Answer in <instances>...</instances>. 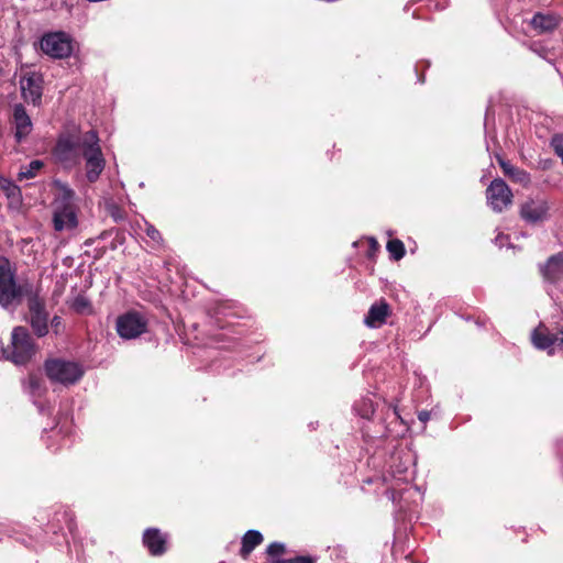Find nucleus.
<instances>
[{
    "instance_id": "40",
    "label": "nucleus",
    "mask_w": 563,
    "mask_h": 563,
    "mask_svg": "<svg viewBox=\"0 0 563 563\" xmlns=\"http://www.w3.org/2000/svg\"><path fill=\"white\" fill-rule=\"evenodd\" d=\"M391 498L395 499V490L391 492Z\"/></svg>"
},
{
    "instance_id": "17",
    "label": "nucleus",
    "mask_w": 563,
    "mask_h": 563,
    "mask_svg": "<svg viewBox=\"0 0 563 563\" xmlns=\"http://www.w3.org/2000/svg\"><path fill=\"white\" fill-rule=\"evenodd\" d=\"M0 188L7 197L10 208L19 209L22 206V192L18 185L8 178L0 177Z\"/></svg>"
},
{
    "instance_id": "29",
    "label": "nucleus",
    "mask_w": 563,
    "mask_h": 563,
    "mask_svg": "<svg viewBox=\"0 0 563 563\" xmlns=\"http://www.w3.org/2000/svg\"><path fill=\"white\" fill-rule=\"evenodd\" d=\"M285 551L286 545L280 542H273L266 549V553L268 554L269 558L273 559L272 563H274L276 560H283L280 555L284 554Z\"/></svg>"
},
{
    "instance_id": "11",
    "label": "nucleus",
    "mask_w": 563,
    "mask_h": 563,
    "mask_svg": "<svg viewBox=\"0 0 563 563\" xmlns=\"http://www.w3.org/2000/svg\"><path fill=\"white\" fill-rule=\"evenodd\" d=\"M20 89L23 99L33 106H38L43 95V78L37 73H27L20 78Z\"/></svg>"
},
{
    "instance_id": "9",
    "label": "nucleus",
    "mask_w": 563,
    "mask_h": 563,
    "mask_svg": "<svg viewBox=\"0 0 563 563\" xmlns=\"http://www.w3.org/2000/svg\"><path fill=\"white\" fill-rule=\"evenodd\" d=\"M29 322L33 332L38 336H45L48 333V312L45 309V301L37 295L29 298Z\"/></svg>"
},
{
    "instance_id": "38",
    "label": "nucleus",
    "mask_w": 563,
    "mask_h": 563,
    "mask_svg": "<svg viewBox=\"0 0 563 563\" xmlns=\"http://www.w3.org/2000/svg\"><path fill=\"white\" fill-rule=\"evenodd\" d=\"M142 327H143V333H145V332H146V330H145V322H144V321H143V323H142Z\"/></svg>"
},
{
    "instance_id": "5",
    "label": "nucleus",
    "mask_w": 563,
    "mask_h": 563,
    "mask_svg": "<svg viewBox=\"0 0 563 563\" xmlns=\"http://www.w3.org/2000/svg\"><path fill=\"white\" fill-rule=\"evenodd\" d=\"M45 371L52 382L65 386L76 384L84 375V369L78 363L60 358L47 361Z\"/></svg>"
},
{
    "instance_id": "23",
    "label": "nucleus",
    "mask_w": 563,
    "mask_h": 563,
    "mask_svg": "<svg viewBox=\"0 0 563 563\" xmlns=\"http://www.w3.org/2000/svg\"><path fill=\"white\" fill-rule=\"evenodd\" d=\"M409 462L410 460L407 459L404 464L400 462L399 465H391V474L395 479L408 482L411 478L412 472L409 471Z\"/></svg>"
},
{
    "instance_id": "21",
    "label": "nucleus",
    "mask_w": 563,
    "mask_h": 563,
    "mask_svg": "<svg viewBox=\"0 0 563 563\" xmlns=\"http://www.w3.org/2000/svg\"><path fill=\"white\" fill-rule=\"evenodd\" d=\"M355 412L363 419H371L375 412V406L369 397H363L354 405Z\"/></svg>"
},
{
    "instance_id": "35",
    "label": "nucleus",
    "mask_w": 563,
    "mask_h": 563,
    "mask_svg": "<svg viewBox=\"0 0 563 563\" xmlns=\"http://www.w3.org/2000/svg\"><path fill=\"white\" fill-rule=\"evenodd\" d=\"M509 240V236L508 235H505V234H498L495 239V244L498 245L499 247H503L506 245V243L508 242Z\"/></svg>"
},
{
    "instance_id": "15",
    "label": "nucleus",
    "mask_w": 563,
    "mask_h": 563,
    "mask_svg": "<svg viewBox=\"0 0 563 563\" xmlns=\"http://www.w3.org/2000/svg\"><path fill=\"white\" fill-rule=\"evenodd\" d=\"M168 536L156 528L143 531V545L153 556H161L167 551Z\"/></svg>"
},
{
    "instance_id": "10",
    "label": "nucleus",
    "mask_w": 563,
    "mask_h": 563,
    "mask_svg": "<svg viewBox=\"0 0 563 563\" xmlns=\"http://www.w3.org/2000/svg\"><path fill=\"white\" fill-rule=\"evenodd\" d=\"M512 197L510 188L500 178L494 179L486 189L487 202L495 212L508 208L512 203Z\"/></svg>"
},
{
    "instance_id": "37",
    "label": "nucleus",
    "mask_w": 563,
    "mask_h": 563,
    "mask_svg": "<svg viewBox=\"0 0 563 563\" xmlns=\"http://www.w3.org/2000/svg\"><path fill=\"white\" fill-rule=\"evenodd\" d=\"M369 245L373 251H376L378 249V244H377L376 240L373 238L369 239Z\"/></svg>"
},
{
    "instance_id": "12",
    "label": "nucleus",
    "mask_w": 563,
    "mask_h": 563,
    "mask_svg": "<svg viewBox=\"0 0 563 563\" xmlns=\"http://www.w3.org/2000/svg\"><path fill=\"white\" fill-rule=\"evenodd\" d=\"M115 328L122 339L137 338L141 334V314L137 311H129L119 316Z\"/></svg>"
},
{
    "instance_id": "24",
    "label": "nucleus",
    "mask_w": 563,
    "mask_h": 563,
    "mask_svg": "<svg viewBox=\"0 0 563 563\" xmlns=\"http://www.w3.org/2000/svg\"><path fill=\"white\" fill-rule=\"evenodd\" d=\"M387 251L390 257L395 261H399L405 256V245L400 240H390L387 243Z\"/></svg>"
},
{
    "instance_id": "32",
    "label": "nucleus",
    "mask_w": 563,
    "mask_h": 563,
    "mask_svg": "<svg viewBox=\"0 0 563 563\" xmlns=\"http://www.w3.org/2000/svg\"><path fill=\"white\" fill-rule=\"evenodd\" d=\"M551 145L555 154L562 159L563 164V137L559 135L554 136L552 139Z\"/></svg>"
},
{
    "instance_id": "27",
    "label": "nucleus",
    "mask_w": 563,
    "mask_h": 563,
    "mask_svg": "<svg viewBox=\"0 0 563 563\" xmlns=\"http://www.w3.org/2000/svg\"><path fill=\"white\" fill-rule=\"evenodd\" d=\"M104 206L108 214H110L114 221L118 222L124 219L123 210L112 199H107Z\"/></svg>"
},
{
    "instance_id": "7",
    "label": "nucleus",
    "mask_w": 563,
    "mask_h": 563,
    "mask_svg": "<svg viewBox=\"0 0 563 563\" xmlns=\"http://www.w3.org/2000/svg\"><path fill=\"white\" fill-rule=\"evenodd\" d=\"M54 155L65 167L78 165L82 156L81 136L62 135L55 146Z\"/></svg>"
},
{
    "instance_id": "25",
    "label": "nucleus",
    "mask_w": 563,
    "mask_h": 563,
    "mask_svg": "<svg viewBox=\"0 0 563 563\" xmlns=\"http://www.w3.org/2000/svg\"><path fill=\"white\" fill-rule=\"evenodd\" d=\"M508 178L523 187L529 186L531 183L530 174L519 167H515L514 170L509 174Z\"/></svg>"
},
{
    "instance_id": "36",
    "label": "nucleus",
    "mask_w": 563,
    "mask_h": 563,
    "mask_svg": "<svg viewBox=\"0 0 563 563\" xmlns=\"http://www.w3.org/2000/svg\"><path fill=\"white\" fill-rule=\"evenodd\" d=\"M418 419L422 422V423H426L427 421H429L430 419V412L427 411V410H422L418 413Z\"/></svg>"
},
{
    "instance_id": "34",
    "label": "nucleus",
    "mask_w": 563,
    "mask_h": 563,
    "mask_svg": "<svg viewBox=\"0 0 563 563\" xmlns=\"http://www.w3.org/2000/svg\"><path fill=\"white\" fill-rule=\"evenodd\" d=\"M51 325L56 334L59 333V328L62 325V319L58 316L53 317L51 320Z\"/></svg>"
},
{
    "instance_id": "26",
    "label": "nucleus",
    "mask_w": 563,
    "mask_h": 563,
    "mask_svg": "<svg viewBox=\"0 0 563 563\" xmlns=\"http://www.w3.org/2000/svg\"><path fill=\"white\" fill-rule=\"evenodd\" d=\"M43 382L35 375H30L27 379V388L33 397H41L43 394Z\"/></svg>"
},
{
    "instance_id": "20",
    "label": "nucleus",
    "mask_w": 563,
    "mask_h": 563,
    "mask_svg": "<svg viewBox=\"0 0 563 563\" xmlns=\"http://www.w3.org/2000/svg\"><path fill=\"white\" fill-rule=\"evenodd\" d=\"M263 541V536L257 530H249L242 538L241 554L249 555Z\"/></svg>"
},
{
    "instance_id": "30",
    "label": "nucleus",
    "mask_w": 563,
    "mask_h": 563,
    "mask_svg": "<svg viewBox=\"0 0 563 563\" xmlns=\"http://www.w3.org/2000/svg\"><path fill=\"white\" fill-rule=\"evenodd\" d=\"M145 224H146V234L153 241V249L154 250L161 249L163 246V238H162L161 233L152 224H148V223H145Z\"/></svg>"
},
{
    "instance_id": "28",
    "label": "nucleus",
    "mask_w": 563,
    "mask_h": 563,
    "mask_svg": "<svg viewBox=\"0 0 563 563\" xmlns=\"http://www.w3.org/2000/svg\"><path fill=\"white\" fill-rule=\"evenodd\" d=\"M73 309L78 313H90V301L84 296H77L73 301Z\"/></svg>"
},
{
    "instance_id": "31",
    "label": "nucleus",
    "mask_w": 563,
    "mask_h": 563,
    "mask_svg": "<svg viewBox=\"0 0 563 563\" xmlns=\"http://www.w3.org/2000/svg\"><path fill=\"white\" fill-rule=\"evenodd\" d=\"M274 563H316V559L310 555H295L287 560H276Z\"/></svg>"
},
{
    "instance_id": "18",
    "label": "nucleus",
    "mask_w": 563,
    "mask_h": 563,
    "mask_svg": "<svg viewBox=\"0 0 563 563\" xmlns=\"http://www.w3.org/2000/svg\"><path fill=\"white\" fill-rule=\"evenodd\" d=\"M388 313L389 307L386 302L382 301L379 303H375L369 308L364 322L369 328H378L385 323Z\"/></svg>"
},
{
    "instance_id": "39",
    "label": "nucleus",
    "mask_w": 563,
    "mask_h": 563,
    "mask_svg": "<svg viewBox=\"0 0 563 563\" xmlns=\"http://www.w3.org/2000/svg\"><path fill=\"white\" fill-rule=\"evenodd\" d=\"M394 415H396V416H397V418H399V416H398V412H397L396 408L394 409Z\"/></svg>"
},
{
    "instance_id": "22",
    "label": "nucleus",
    "mask_w": 563,
    "mask_h": 563,
    "mask_svg": "<svg viewBox=\"0 0 563 563\" xmlns=\"http://www.w3.org/2000/svg\"><path fill=\"white\" fill-rule=\"evenodd\" d=\"M43 167V163L38 159L32 161L29 165L21 167L18 179H31L36 176V173Z\"/></svg>"
},
{
    "instance_id": "3",
    "label": "nucleus",
    "mask_w": 563,
    "mask_h": 563,
    "mask_svg": "<svg viewBox=\"0 0 563 563\" xmlns=\"http://www.w3.org/2000/svg\"><path fill=\"white\" fill-rule=\"evenodd\" d=\"M25 291V286L16 283L10 262L0 258V306L5 309L16 307Z\"/></svg>"
},
{
    "instance_id": "13",
    "label": "nucleus",
    "mask_w": 563,
    "mask_h": 563,
    "mask_svg": "<svg viewBox=\"0 0 563 563\" xmlns=\"http://www.w3.org/2000/svg\"><path fill=\"white\" fill-rule=\"evenodd\" d=\"M12 124L14 126V137L18 143L23 142L32 132L33 123L22 103H15L12 107Z\"/></svg>"
},
{
    "instance_id": "4",
    "label": "nucleus",
    "mask_w": 563,
    "mask_h": 563,
    "mask_svg": "<svg viewBox=\"0 0 563 563\" xmlns=\"http://www.w3.org/2000/svg\"><path fill=\"white\" fill-rule=\"evenodd\" d=\"M74 192L64 188L63 194L54 201L53 223L56 231L71 230L77 227L76 208L73 202Z\"/></svg>"
},
{
    "instance_id": "33",
    "label": "nucleus",
    "mask_w": 563,
    "mask_h": 563,
    "mask_svg": "<svg viewBox=\"0 0 563 563\" xmlns=\"http://www.w3.org/2000/svg\"><path fill=\"white\" fill-rule=\"evenodd\" d=\"M498 163H499V166L501 167L505 176H509V174L514 170V168L516 166H514L512 164H510L509 162L507 161H504L501 158L498 159Z\"/></svg>"
},
{
    "instance_id": "1",
    "label": "nucleus",
    "mask_w": 563,
    "mask_h": 563,
    "mask_svg": "<svg viewBox=\"0 0 563 563\" xmlns=\"http://www.w3.org/2000/svg\"><path fill=\"white\" fill-rule=\"evenodd\" d=\"M5 360L16 365L26 364L35 354V344L24 327H15L11 333V343L1 349Z\"/></svg>"
},
{
    "instance_id": "16",
    "label": "nucleus",
    "mask_w": 563,
    "mask_h": 563,
    "mask_svg": "<svg viewBox=\"0 0 563 563\" xmlns=\"http://www.w3.org/2000/svg\"><path fill=\"white\" fill-rule=\"evenodd\" d=\"M543 278L552 284L563 279V252L552 255L540 267Z\"/></svg>"
},
{
    "instance_id": "14",
    "label": "nucleus",
    "mask_w": 563,
    "mask_h": 563,
    "mask_svg": "<svg viewBox=\"0 0 563 563\" xmlns=\"http://www.w3.org/2000/svg\"><path fill=\"white\" fill-rule=\"evenodd\" d=\"M532 342L537 349L548 350L549 354H553L555 347L563 351V331L551 334L548 329L539 327L532 333Z\"/></svg>"
},
{
    "instance_id": "19",
    "label": "nucleus",
    "mask_w": 563,
    "mask_h": 563,
    "mask_svg": "<svg viewBox=\"0 0 563 563\" xmlns=\"http://www.w3.org/2000/svg\"><path fill=\"white\" fill-rule=\"evenodd\" d=\"M531 25L540 33L552 32L560 24V16L555 14L537 13L531 19Z\"/></svg>"
},
{
    "instance_id": "2",
    "label": "nucleus",
    "mask_w": 563,
    "mask_h": 563,
    "mask_svg": "<svg viewBox=\"0 0 563 563\" xmlns=\"http://www.w3.org/2000/svg\"><path fill=\"white\" fill-rule=\"evenodd\" d=\"M82 157L86 159V177L95 183L102 173L106 162L96 131L89 130L81 135Z\"/></svg>"
},
{
    "instance_id": "8",
    "label": "nucleus",
    "mask_w": 563,
    "mask_h": 563,
    "mask_svg": "<svg viewBox=\"0 0 563 563\" xmlns=\"http://www.w3.org/2000/svg\"><path fill=\"white\" fill-rule=\"evenodd\" d=\"M550 202L541 197H528L519 208L520 218L528 224L537 225L547 222L550 214Z\"/></svg>"
},
{
    "instance_id": "6",
    "label": "nucleus",
    "mask_w": 563,
    "mask_h": 563,
    "mask_svg": "<svg viewBox=\"0 0 563 563\" xmlns=\"http://www.w3.org/2000/svg\"><path fill=\"white\" fill-rule=\"evenodd\" d=\"M73 37L63 31L45 33L40 42L42 52L54 59H64L74 52Z\"/></svg>"
}]
</instances>
